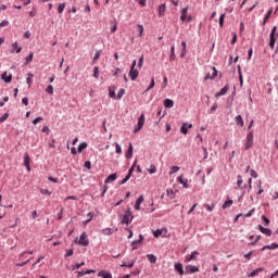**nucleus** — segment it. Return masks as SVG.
<instances>
[{
  "mask_svg": "<svg viewBox=\"0 0 278 278\" xmlns=\"http://www.w3.org/2000/svg\"><path fill=\"white\" fill-rule=\"evenodd\" d=\"M235 123L238 127H244V119H242V115H238L235 117Z\"/></svg>",
  "mask_w": 278,
  "mask_h": 278,
  "instance_id": "nucleus-15",
  "label": "nucleus"
},
{
  "mask_svg": "<svg viewBox=\"0 0 278 278\" xmlns=\"http://www.w3.org/2000/svg\"><path fill=\"white\" fill-rule=\"evenodd\" d=\"M34 60V52H30L29 55L26 58V64H29Z\"/></svg>",
  "mask_w": 278,
  "mask_h": 278,
  "instance_id": "nucleus-48",
  "label": "nucleus"
},
{
  "mask_svg": "<svg viewBox=\"0 0 278 278\" xmlns=\"http://www.w3.org/2000/svg\"><path fill=\"white\" fill-rule=\"evenodd\" d=\"M144 202V197L140 195L135 204V210L140 211V204H142Z\"/></svg>",
  "mask_w": 278,
  "mask_h": 278,
  "instance_id": "nucleus-18",
  "label": "nucleus"
},
{
  "mask_svg": "<svg viewBox=\"0 0 278 278\" xmlns=\"http://www.w3.org/2000/svg\"><path fill=\"white\" fill-rule=\"evenodd\" d=\"M167 86H168V78L164 76L163 83H162V89L164 90V88H166Z\"/></svg>",
  "mask_w": 278,
  "mask_h": 278,
  "instance_id": "nucleus-43",
  "label": "nucleus"
},
{
  "mask_svg": "<svg viewBox=\"0 0 278 278\" xmlns=\"http://www.w3.org/2000/svg\"><path fill=\"white\" fill-rule=\"evenodd\" d=\"M174 105H175V102H174L173 100H170V99H165V100H164V106H165V108L170 109V108H173Z\"/></svg>",
  "mask_w": 278,
  "mask_h": 278,
  "instance_id": "nucleus-25",
  "label": "nucleus"
},
{
  "mask_svg": "<svg viewBox=\"0 0 278 278\" xmlns=\"http://www.w3.org/2000/svg\"><path fill=\"white\" fill-rule=\"evenodd\" d=\"M102 233H103L104 236H112V228H105V229H103V230H102Z\"/></svg>",
  "mask_w": 278,
  "mask_h": 278,
  "instance_id": "nucleus-42",
  "label": "nucleus"
},
{
  "mask_svg": "<svg viewBox=\"0 0 278 278\" xmlns=\"http://www.w3.org/2000/svg\"><path fill=\"white\" fill-rule=\"evenodd\" d=\"M185 270L188 275H192L193 273H199V267L194 265H187Z\"/></svg>",
  "mask_w": 278,
  "mask_h": 278,
  "instance_id": "nucleus-6",
  "label": "nucleus"
},
{
  "mask_svg": "<svg viewBox=\"0 0 278 278\" xmlns=\"http://www.w3.org/2000/svg\"><path fill=\"white\" fill-rule=\"evenodd\" d=\"M199 255L198 251H193L190 255H187L185 257V262L188 264V262H192L194 260H197V256Z\"/></svg>",
  "mask_w": 278,
  "mask_h": 278,
  "instance_id": "nucleus-8",
  "label": "nucleus"
},
{
  "mask_svg": "<svg viewBox=\"0 0 278 278\" xmlns=\"http://www.w3.org/2000/svg\"><path fill=\"white\" fill-rule=\"evenodd\" d=\"M174 268L180 276L184 275V265H181V263H175Z\"/></svg>",
  "mask_w": 278,
  "mask_h": 278,
  "instance_id": "nucleus-13",
  "label": "nucleus"
},
{
  "mask_svg": "<svg viewBox=\"0 0 278 278\" xmlns=\"http://www.w3.org/2000/svg\"><path fill=\"white\" fill-rule=\"evenodd\" d=\"M204 207L207 210V212H214L216 204H204Z\"/></svg>",
  "mask_w": 278,
  "mask_h": 278,
  "instance_id": "nucleus-36",
  "label": "nucleus"
},
{
  "mask_svg": "<svg viewBox=\"0 0 278 278\" xmlns=\"http://www.w3.org/2000/svg\"><path fill=\"white\" fill-rule=\"evenodd\" d=\"M99 58H101V51H97L94 56H93V64L94 62H97V60H99Z\"/></svg>",
  "mask_w": 278,
  "mask_h": 278,
  "instance_id": "nucleus-56",
  "label": "nucleus"
},
{
  "mask_svg": "<svg viewBox=\"0 0 278 278\" xmlns=\"http://www.w3.org/2000/svg\"><path fill=\"white\" fill-rule=\"evenodd\" d=\"M10 114L5 113L2 117H0V123H5L8 121Z\"/></svg>",
  "mask_w": 278,
  "mask_h": 278,
  "instance_id": "nucleus-55",
  "label": "nucleus"
},
{
  "mask_svg": "<svg viewBox=\"0 0 278 278\" xmlns=\"http://www.w3.org/2000/svg\"><path fill=\"white\" fill-rule=\"evenodd\" d=\"M262 220L265 223L266 226L270 225V219L266 217L265 215H262Z\"/></svg>",
  "mask_w": 278,
  "mask_h": 278,
  "instance_id": "nucleus-53",
  "label": "nucleus"
},
{
  "mask_svg": "<svg viewBox=\"0 0 278 278\" xmlns=\"http://www.w3.org/2000/svg\"><path fill=\"white\" fill-rule=\"evenodd\" d=\"M152 88H155V78L152 77L150 86L147 88L146 92H149V90H152Z\"/></svg>",
  "mask_w": 278,
  "mask_h": 278,
  "instance_id": "nucleus-38",
  "label": "nucleus"
},
{
  "mask_svg": "<svg viewBox=\"0 0 278 278\" xmlns=\"http://www.w3.org/2000/svg\"><path fill=\"white\" fill-rule=\"evenodd\" d=\"M80 247H88L90 244V241L88 240V235L86 232H83L77 241Z\"/></svg>",
  "mask_w": 278,
  "mask_h": 278,
  "instance_id": "nucleus-2",
  "label": "nucleus"
},
{
  "mask_svg": "<svg viewBox=\"0 0 278 278\" xmlns=\"http://www.w3.org/2000/svg\"><path fill=\"white\" fill-rule=\"evenodd\" d=\"M258 229H260L261 233H264L265 236H268V237L273 236V230L265 228L262 225H258Z\"/></svg>",
  "mask_w": 278,
  "mask_h": 278,
  "instance_id": "nucleus-10",
  "label": "nucleus"
},
{
  "mask_svg": "<svg viewBox=\"0 0 278 278\" xmlns=\"http://www.w3.org/2000/svg\"><path fill=\"white\" fill-rule=\"evenodd\" d=\"M178 170H179V166H173L170 168L169 175H174V173H178Z\"/></svg>",
  "mask_w": 278,
  "mask_h": 278,
  "instance_id": "nucleus-50",
  "label": "nucleus"
},
{
  "mask_svg": "<svg viewBox=\"0 0 278 278\" xmlns=\"http://www.w3.org/2000/svg\"><path fill=\"white\" fill-rule=\"evenodd\" d=\"M253 147V130H250L247 135L245 150L249 151Z\"/></svg>",
  "mask_w": 278,
  "mask_h": 278,
  "instance_id": "nucleus-3",
  "label": "nucleus"
},
{
  "mask_svg": "<svg viewBox=\"0 0 278 278\" xmlns=\"http://www.w3.org/2000/svg\"><path fill=\"white\" fill-rule=\"evenodd\" d=\"M140 242H142V235H140V240L131 242L132 251H136V249H138V244H140Z\"/></svg>",
  "mask_w": 278,
  "mask_h": 278,
  "instance_id": "nucleus-26",
  "label": "nucleus"
},
{
  "mask_svg": "<svg viewBox=\"0 0 278 278\" xmlns=\"http://www.w3.org/2000/svg\"><path fill=\"white\" fill-rule=\"evenodd\" d=\"M233 205V200H227L223 205V210H227V207H231Z\"/></svg>",
  "mask_w": 278,
  "mask_h": 278,
  "instance_id": "nucleus-28",
  "label": "nucleus"
},
{
  "mask_svg": "<svg viewBox=\"0 0 278 278\" xmlns=\"http://www.w3.org/2000/svg\"><path fill=\"white\" fill-rule=\"evenodd\" d=\"M24 166H26L27 170H31V167L29 166V154H24Z\"/></svg>",
  "mask_w": 278,
  "mask_h": 278,
  "instance_id": "nucleus-19",
  "label": "nucleus"
},
{
  "mask_svg": "<svg viewBox=\"0 0 278 278\" xmlns=\"http://www.w3.org/2000/svg\"><path fill=\"white\" fill-rule=\"evenodd\" d=\"M181 47H182L181 58H184V55L186 54V47H187L186 41L181 42Z\"/></svg>",
  "mask_w": 278,
  "mask_h": 278,
  "instance_id": "nucleus-58",
  "label": "nucleus"
},
{
  "mask_svg": "<svg viewBox=\"0 0 278 278\" xmlns=\"http://www.w3.org/2000/svg\"><path fill=\"white\" fill-rule=\"evenodd\" d=\"M177 181L181 184V186H184V188H190V186L188 185V179L184 178V175H180L177 178Z\"/></svg>",
  "mask_w": 278,
  "mask_h": 278,
  "instance_id": "nucleus-12",
  "label": "nucleus"
},
{
  "mask_svg": "<svg viewBox=\"0 0 278 278\" xmlns=\"http://www.w3.org/2000/svg\"><path fill=\"white\" fill-rule=\"evenodd\" d=\"M268 249L269 251H275L278 249V243H271L270 245H265L261 249V251H266Z\"/></svg>",
  "mask_w": 278,
  "mask_h": 278,
  "instance_id": "nucleus-17",
  "label": "nucleus"
},
{
  "mask_svg": "<svg viewBox=\"0 0 278 278\" xmlns=\"http://www.w3.org/2000/svg\"><path fill=\"white\" fill-rule=\"evenodd\" d=\"M98 277H102V278H112V274L105 271V270H101L98 273Z\"/></svg>",
  "mask_w": 278,
  "mask_h": 278,
  "instance_id": "nucleus-23",
  "label": "nucleus"
},
{
  "mask_svg": "<svg viewBox=\"0 0 278 278\" xmlns=\"http://www.w3.org/2000/svg\"><path fill=\"white\" fill-rule=\"evenodd\" d=\"M231 36H232L231 45H236V42H238V35L236 33H231Z\"/></svg>",
  "mask_w": 278,
  "mask_h": 278,
  "instance_id": "nucleus-44",
  "label": "nucleus"
},
{
  "mask_svg": "<svg viewBox=\"0 0 278 278\" xmlns=\"http://www.w3.org/2000/svg\"><path fill=\"white\" fill-rule=\"evenodd\" d=\"M1 77L7 84H10V81H12V74L8 76V72H4Z\"/></svg>",
  "mask_w": 278,
  "mask_h": 278,
  "instance_id": "nucleus-22",
  "label": "nucleus"
},
{
  "mask_svg": "<svg viewBox=\"0 0 278 278\" xmlns=\"http://www.w3.org/2000/svg\"><path fill=\"white\" fill-rule=\"evenodd\" d=\"M87 216H88V219L84 222V225H85V226L88 225V223H90V220H92L93 214H92V213H88Z\"/></svg>",
  "mask_w": 278,
  "mask_h": 278,
  "instance_id": "nucleus-52",
  "label": "nucleus"
},
{
  "mask_svg": "<svg viewBox=\"0 0 278 278\" xmlns=\"http://www.w3.org/2000/svg\"><path fill=\"white\" fill-rule=\"evenodd\" d=\"M154 238H160L162 236V230L157 229L153 232Z\"/></svg>",
  "mask_w": 278,
  "mask_h": 278,
  "instance_id": "nucleus-59",
  "label": "nucleus"
},
{
  "mask_svg": "<svg viewBox=\"0 0 278 278\" xmlns=\"http://www.w3.org/2000/svg\"><path fill=\"white\" fill-rule=\"evenodd\" d=\"M46 92L48 94H53V87L51 85H49L47 88H46Z\"/></svg>",
  "mask_w": 278,
  "mask_h": 278,
  "instance_id": "nucleus-54",
  "label": "nucleus"
},
{
  "mask_svg": "<svg viewBox=\"0 0 278 278\" xmlns=\"http://www.w3.org/2000/svg\"><path fill=\"white\" fill-rule=\"evenodd\" d=\"M109 96L111 97V99H114V97H116V92H114V89H112V87L109 88Z\"/></svg>",
  "mask_w": 278,
  "mask_h": 278,
  "instance_id": "nucleus-47",
  "label": "nucleus"
},
{
  "mask_svg": "<svg viewBox=\"0 0 278 278\" xmlns=\"http://www.w3.org/2000/svg\"><path fill=\"white\" fill-rule=\"evenodd\" d=\"M41 194H48V197H51V191L48 189H40Z\"/></svg>",
  "mask_w": 278,
  "mask_h": 278,
  "instance_id": "nucleus-60",
  "label": "nucleus"
},
{
  "mask_svg": "<svg viewBox=\"0 0 278 278\" xmlns=\"http://www.w3.org/2000/svg\"><path fill=\"white\" fill-rule=\"evenodd\" d=\"M42 121H45V118H42L41 116L36 117V118L33 121V125H36L37 123H42Z\"/></svg>",
  "mask_w": 278,
  "mask_h": 278,
  "instance_id": "nucleus-51",
  "label": "nucleus"
},
{
  "mask_svg": "<svg viewBox=\"0 0 278 278\" xmlns=\"http://www.w3.org/2000/svg\"><path fill=\"white\" fill-rule=\"evenodd\" d=\"M277 33V26H274L270 33V40H269V47L271 49L275 48V34Z\"/></svg>",
  "mask_w": 278,
  "mask_h": 278,
  "instance_id": "nucleus-5",
  "label": "nucleus"
},
{
  "mask_svg": "<svg viewBox=\"0 0 278 278\" xmlns=\"http://www.w3.org/2000/svg\"><path fill=\"white\" fill-rule=\"evenodd\" d=\"M150 264H155V262H157V256L153 255V254H148L147 255Z\"/></svg>",
  "mask_w": 278,
  "mask_h": 278,
  "instance_id": "nucleus-30",
  "label": "nucleus"
},
{
  "mask_svg": "<svg viewBox=\"0 0 278 278\" xmlns=\"http://www.w3.org/2000/svg\"><path fill=\"white\" fill-rule=\"evenodd\" d=\"M166 12V4H161L159 7V16H164V13Z\"/></svg>",
  "mask_w": 278,
  "mask_h": 278,
  "instance_id": "nucleus-27",
  "label": "nucleus"
},
{
  "mask_svg": "<svg viewBox=\"0 0 278 278\" xmlns=\"http://www.w3.org/2000/svg\"><path fill=\"white\" fill-rule=\"evenodd\" d=\"M136 264V261H130L129 263H125V262H123L119 266L122 267V268H134V265Z\"/></svg>",
  "mask_w": 278,
  "mask_h": 278,
  "instance_id": "nucleus-20",
  "label": "nucleus"
},
{
  "mask_svg": "<svg viewBox=\"0 0 278 278\" xmlns=\"http://www.w3.org/2000/svg\"><path fill=\"white\" fill-rule=\"evenodd\" d=\"M12 49L13 51L16 50V53H21V51H23V48L18 47V42L12 43Z\"/></svg>",
  "mask_w": 278,
  "mask_h": 278,
  "instance_id": "nucleus-33",
  "label": "nucleus"
},
{
  "mask_svg": "<svg viewBox=\"0 0 278 278\" xmlns=\"http://www.w3.org/2000/svg\"><path fill=\"white\" fill-rule=\"evenodd\" d=\"M139 72L136 70V67H130L129 77L131 81H136L138 79Z\"/></svg>",
  "mask_w": 278,
  "mask_h": 278,
  "instance_id": "nucleus-7",
  "label": "nucleus"
},
{
  "mask_svg": "<svg viewBox=\"0 0 278 278\" xmlns=\"http://www.w3.org/2000/svg\"><path fill=\"white\" fill-rule=\"evenodd\" d=\"M84 149H88V143L81 142V143L78 146V153H81V151H84Z\"/></svg>",
  "mask_w": 278,
  "mask_h": 278,
  "instance_id": "nucleus-35",
  "label": "nucleus"
},
{
  "mask_svg": "<svg viewBox=\"0 0 278 278\" xmlns=\"http://www.w3.org/2000/svg\"><path fill=\"white\" fill-rule=\"evenodd\" d=\"M114 144H115V153L121 155V153H123V149L121 148V144H118L117 142H115Z\"/></svg>",
  "mask_w": 278,
  "mask_h": 278,
  "instance_id": "nucleus-37",
  "label": "nucleus"
},
{
  "mask_svg": "<svg viewBox=\"0 0 278 278\" xmlns=\"http://www.w3.org/2000/svg\"><path fill=\"white\" fill-rule=\"evenodd\" d=\"M130 216H131V212L126 211L123 217V223H125L126 225H129V223H131V220L129 219Z\"/></svg>",
  "mask_w": 278,
  "mask_h": 278,
  "instance_id": "nucleus-16",
  "label": "nucleus"
},
{
  "mask_svg": "<svg viewBox=\"0 0 278 278\" xmlns=\"http://www.w3.org/2000/svg\"><path fill=\"white\" fill-rule=\"evenodd\" d=\"M188 129H192V124L184 123L182 126L180 127V131L181 134H184V136L188 134Z\"/></svg>",
  "mask_w": 278,
  "mask_h": 278,
  "instance_id": "nucleus-9",
  "label": "nucleus"
},
{
  "mask_svg": "<svg viewBox=\"0 0 278 278\" xmlns=\"http://www.w3.org/2000/svg\"><path fill=\"white\" fill-rule=\"evenodd\" d=\"M271 14H273V9H269L267 14L265 15L263 25H266V22L270 18Z\"/></svg>",
  "mask_w": 278,
  "mask_h": 278,
  "instance_id": "nucleus-34",
  "label": "nucleus"
},
{
  "mask_svg": "<svg viewBox=\"0 0 278 278\" xmlns=\"http://www.w3.org/2000/svg\"><path fill=\"white\" fill-rule=\"evenodd\" d=\"M226 92H229V86L227 85L224 88H222L218 93H216V97H223L225 96Z\"/></svg>",
  "mask_w": 278,
  "mask_h": 278,
  "instance_id": "nucleus-24",
  "label": "nucleus"
},
{
  "mask_svg": "<svg viewBox=\"0 0 278 278\" xmlns=\"http://www.w3.org/2000/svg\"><path fill=\"white\" fill-rule=\"evenodd\" d=\"M85 168H87L88 170L92 168V164L90 163V161L85 162Z\"/></svg>",
  "mask_w": 278,
  "mask_h": 278,
  "instance_id": "nucleus-63",
  "label": "nucleus"
},
{
  "mask_svg": "<svg viewBox=\"0 0 278 278\" xmlns=\"http://www.w3.org/2000/svg\"><path fill=\"white\" fill-rule=\"evenodd\" d=\"M242 184H244V180L242 179V176L238 175L237 176V186L241 190H242Z\"/></svg>",
  "mask_w": 278,
  "mask_h": 278,
  "instance_id": "nucleus-32",
  "label": "nucleus"
},
{
  "mask_svg": "<svg viewBox=\"0 0 278 278\" xmlns=\"http://www.w3.org/2000/svg\"><path fill=\"white\" fill-rule=\"evenodd\" d=\"M148 172L150 173V175H153L157 172V168L155 167V165H151L150 169H148Z\"/></svg>",
  "mask_w": 278,
  "mask_h": 278,
  "instance_id": "nucleus-45",
  "label": "nucleus"
},
{
  "mask_svg": "<svg viewBox=\"0 0 278 278\" xmlns=\"http://www.w3.org/2000/svg\"><path fill=\"white\" fill-rule=\"evenodd\" d=\"M31 77H34V74H28V77L26 78L28 86H31Z\"/></svg>",
  "mask_w": 278,
  "mask_h": 278,
  "instance_id": "nucleus-61",
  "label": "nucleus"
},
{
  "mask_svg": "<svg viewBox=\"0 0 278 278\" xmlns=\"http://www.w3.org/2000/svg\"><path fill=\"white\" fill-rule=\"evenodd\" d=\"M93 77L96 79H99V67H97V66L93 68Z\"/></svg>",
  "mask_w": 278,
  "mask_h": 278,
  "instance_id": "nucleus-49",
  "label": "nucleus"
},
{
  "mask_svg": "<svg viewBox=\"0 0 278 278\" xmlns=\"http://www.w3.org/2000/svg\"><path fill=\"white\" fill-rule=\"evenodd\" d=\"M8 101H10L9 97H4L3 101L0 102V108H3V105H5V103H8Z\"/></svg>",
  "mask_w": 278,
  "mask_h": 278,
  "instance_id": "nucleus-57",
  "label": "nucleus"
},
{
  "mask_svg": "<svg viewBox=\"0 0 278 278\" xmlns=\"http://www.w3.org/2000/svg\"><path fill=\"white\" fill-rule=\"evenodd\" d=\"M65 8H66V3H60L58 7L59 14H62V12H64Z\"/></svg>",
  "mask_w": 278,
  "mask_h": 278,
  "instance_id": "nucleus-39",
  "label": "nucleus"
},
{
  "mask_svg": "<svg viewBox=\"0 0 278 278\" xmlns=\"http://www.w3.org/2000/svg\"><path fill=\"white\" fill-rule=\"evenodd\" d=\"M136 166V162L134 164ZM132 166L129 170H128V174L125 176V178L122 180L121 185L123 186L124 184H127V180L128 179H131V174L134 173V167Z\"/></svg>",
  "mask_w": 278,
  "mask_h": 278,
  "instance_id": "nucleus-11",
  "label": "nucleus"
},
{
  "mask_svg": "<svg viewBox=\"0 0 278 278\" xmlns=\"http://www.w3.org/2000/svg\"><path fill=\"white\" fill-rule=\"evenodd\" d=\"M225 16H226L225 13H223V14L219 16V27H224V25H225Z\"/></svg>",
  "mask_w": 278,
  "mask_h": 278,
  "instance_id": "nucleus-40",
  "label": "nucleus"
},
{
  "mask_svg": "<svg viewBox=\"0 0 278 278\" xmlns=\"http://www.w3.org/2000/svg\"><path fill=\"white\" fill-rule=\"evenodd\" d=\"M144 64V55H141L138 63V68H142V65Z\"/></svg>",
  "mask_w": 278,
  "mask_h": 278,
  "instance_id": "nucleus-46",
  "label": "nucleus"
},
{
  "mask_svg": "<svg viewBox=\"0 0 278 278\" xmlns=\"http://www.w3.org/2000/svg\"><path fill=\"white\" fill-rule=\"evenodd\" d=\"M180 14V21H182V23L186 21L187 23H190V21H192V16H188V7L181 9Z\"/></svg>",
  "mask_w": 278,
  "mask_h": 278,
  "instance_id": "nucleus-1",
  "label": "nucleus"
},
{
  "mask_svg": "<svg viewBox=\"0 0 278 278\" xmlns=\"http://www.w3.org/2000/svg\"><path fill=\"white\" fill-rule=\"evenodd\" d=\"M134 157V146L129 143L128 150L126 152V159L131 160Z\"/></svg>",
  "mask_w": 278,
  "mask_h": 278,
  "instance_id": "nucleus-14",
  "label": "nucleus"
},
{
  "mask_svg": "<svg viewBox=\"0 0 278 278\" xmlns=\"http://www.w3.org/2000/svg\"><path fill=\"white\" fill-rule=\"evenodd\" d=\"M250 174H251V177H253L254 179H257V172H255V169H251Z\"/></svg>",
  "mask_w": 278,
  "mask_h": 278,
  "instance_id": "nucleus-62",
  "label": "nucleus"
},
{
  "mask_svg": "<svg viewBox=\"0 0 278 278\" xmlns=\"http://www.w3.org/2000/svg\"><path fill=\"white\" fill-rule=\"evenodd\" d=\"M138 31H139V36H142V33L144 31V27L142 25H138Z\"/></svg>",
  "mask_w": 278,
  "mask_h": 278,
  "instance_id": "nucleus-64",
  "label": "nucleus"
},
{
  "mask_svg": "<svg viewBox=\"0 0 278 278\" xmlns=\"http://www.w3.org/2000/svg\"><path fill=\"white\" fill-rule=\"evenodd\" d=\"M176 58H177V55L175 54V46H172V48H170V55H169L170 62L175 61Z\"/></svg>",
  "mask_w": 278,
  "mask_h": 278,
  "instance_id": "nucleus-29",
  "label": "nucleus"
},
{
  "mask_svg": "<svg viewBox=\"0 0 278 278\" xmlns=\"http://www.w3.org/2000/svg\"><path fill=\"white\" fill-rule=\"evenodd\" d=\"M111 181H116V174H111L109 177L105 179V184H111Z\"/></svg>",
  "mask_w": 278,
  "mask_h": 278,
  "instance_id": "nucleus-31",
  "label": "nucleus"
},
{
  "mask_svg": "<svg viewBox=\"0 0 278 278\" xmlns=\"http://www.w3.org/2000/svg\"><path fill=\"white\" fill-rule=\"evenodd\" d=\"M212 75L210 76V74L206 76V79H216V77H218V71L216 70V67H212Z\"/></svg>",
  "mask_w": 278,
  "mask_h": 278,
  "instance_id": "nucleus-21",
  "label": "nucleus"
},
{
  "mask_svg": "<svg viewBox=\"0 0 278 278\" xmlns=\"http://www.w3.org/2000/svg\"><path fill=\"white\" fill-rule=\"evenodd\" d=\"M124 94H125V89H119V91L117 92L116 99L118 100L123 99Z\"/></svg>",
  "mask_w": 278,
  "mask_h": 278,
  "instance_id": "nucleus-41",
  "label": "nucleus"
},
{
  "mask_svg": "<svg viewBox=\"0 0 278 278\" xmlns=\"http://www.w3.org/2000/svg\"><path fill=\"white\" fill-rule=\"evenodd\" d=\"M144 127V114H141L138 119V124L135 126L134 134H138L140 129Z\"/></svg>",
  "mask_w": 278,
  "mask_h": 278,
  "instance_id": "nucleus-4",
  "label": "nucleus"
}]
</instances>
